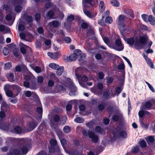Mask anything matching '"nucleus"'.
I'll return each mask as SVG.
<instances>
[{
  "label": "nucleus",
  "mask_w": 155,
  "mask_h": 155,
  "mask_svg": "<svg viewBox=\"0 0 155 155\" xmlns=\"http://www.w3.org/2000/svg\"><path fill=\"white\" fill-rule=\"evenodd\" d=\"M127 17L123 15H120L118 17L117 22L120 28H123L125 26V21Z\"/></svg>",
  "instance_id": "7"
},
{
  "label": "nucleus",
  "mask_w": 155,
  "mask_h": 155,
  "mask_svg": "<svg viewBox=\"0 0 155 155\" xmlns=\"http://www.w3.org/2000/svg\"><path fill=\"white\" fill-rule=\"evenodd\" d=\"M104 104H100L98 105V109L99 111H102L104 108Z\"/></svg>",
  "instance_id": "60"
},
{
  "label": "nucleus",
  "mask_w": 155,
  "mask_h": 155,
  "mask_svg": "<svg viewBox=\"0 0 155 155\" xmlns=\"http://www.w3.org/2000/svg\"><path fill=\"white\" fill-rule=\"evenodd\" d=\"M74 121L77 123H82L84 121V119L81 117H78L74 119Z\"/></svg>",
  "instance_id": "39"
},
{
  "label": "nucleus",
  "mask_w": 155,
  "mask_h": 155,
  "mask_svg": "<svg viewBox=\"0 0 155 155\" xmlns=\"http://www.w3.org/2000/svg\"><path fill=\"white\" fill-rule=\"evenodd\" d=\"M4 89L6 94L9 97H11L12 96L13 94V92L12 91L9 90V89L5 90Z\"/></svg>",
  "instance_id": "48"
},
{
  "label": "nucleus",
  "mask_w": 155,
  "mask_h": 155,
  "mask_svg": "<svg viewBox=\"0 0 155 155\" xmlns=\"http://www.w3.org/2000/svg\"><path fill=\"white\" fill-rule=\"evenodd\" d=\"M82 69L81 68H77L75 71V75L77 77V78L78 79V82L81 86L83 87H85V85H83L82 83L80 82L81 75L82 72Z\"/></svg>",
  "instance_id": "9"
},
{
  "label": "nucleus",
  "mask_w": 155,
  "mask_h": 155,
  "mask_svg": "<svg viewBox=\"0 0 155 155\" xmlns=\"http://www.w3.org/2000/svg\"><path fill=\"white\" fill-rule=\"evenodd\" d=\"M104 5V4L103 2L101 1L100 2L99 5V8L101 12H103L105 9Z\"/></svg>",
  "instance_id": "36"
},
{
  "label": "nucleus",
  "mask_w": 155,
  "mask_h": 155,
  "mask_svg": "<svg viewBox=\"0 0 155 155\" xmlns=\"http://www.w3.org/2000/svg\"><path fill=\"white\" fill-rule=\"evenodd\" d=\"M119 134L120 136L123 138H125L126 137L127 134L124 131H120Z\"/></svg>",
  "instance_id": "51"
},
{
  "label": "nucleus",
  "mask_w": 155,
  "mask_h": 155,
  "mask_svg": "<svg viewBox=\"0 0 155 155\" xmlns=\"http://www.w3.org/2000/svg\"><path fill=\"white\" fill-rule=\"evenodd\" d=\"M9 107V106L4 101H2L1 105V110H5Z\"/></svg>",
  "instance_id": "30"
},
{
  "label": "nucleus",
  "mask_w": 155,
  "mask_h": 155,
  "mask_svg": "<svg viewBox=\"0 0 155 155\" xmlns=\"http://www.w3.org/2000/svg\"><path fill=\"white\" fill-rule=\"evenodd\" d=\"M110 2L112 5L116 7L119 6V4L116 0H112Z\"/></svg>",
  "instance_id": "52"
},
{
  "label": "nucleus",
  "mask_w": 155,
  "mask_h": 155,
  "mask_svg": "<svg viewBox=\"0 0 155 155\" xmlns=\"http://www.w3.org/2000/svg\"><path fill=\"white\" fill-rule=\"evenodd\" d=\"M139 147L138 146H135L132 148V152L135 154L137 153L139 151Z\"/></svg>",
  "instance_id": "50"
},
{
  "label": "nucleus",
  "mask_w": 155,
  "mask_h": 155,
  "mask_svg": "<svg viewBox=\"0 0 155 155\" xmlns=\"http://www.w3.org/2000/svg\"><path fill=\"white\" fill-rule=\"evenodd\" d=\"M8 124L5 123L0 120V128L4 130H6L8 129Z\"/></svg>",
  "instance_id": "23"
},
{
  "label": "nucleus",
  "mask_w": 155,
  "mask_h": 155,
  "mask_svg": "<svg viewBox=\"0 0 155 155\" xmlns=\"http://www.w3.org/2000/svg\"><path fill=\"white\" fill-rule=\"evenodd\" d=\"M45 128L46 126L45 123L44 122L42 123L39 127V129L40 130L39 131L41 132V131H43L44 130L45 131Z\"/></svg>",
  "instance_id": "43"
},
{
  "label": "nucleus",
  "mask_w": 155,
  "mask_h": 155,
  "mask_svg": "<svg viewBox=\"0 0 155 155\" xmlns=\"http://www.w3.org/2000/svg\"><path fill=\"white\" fill-rule=\"evenodd\" d=\"M49 66L54 69H57L59 67V66L56 64L55 63H51L49 64Z\"/></svg>",
  "instance_id": "38"
},
{
  "label": "nucleus",
  "mask_w": 155,
  "mask_h": 155,
  "mask_svg": "<svg viewBox=\"0 0 155 155\" xmlns=\"http://www.w3.org/2000/svg\"><path fill=\"white\" fill-rule=\"evenodd\" d=\"M97 0H83L82 3L84 8L91 7L95 4Z\"/></svg>",
  "instance_id": "8"
},
{
  "label": "nucleus",
  "mask_w": 155,
  "mask_h": 155,
  "mask_svg": "<svg viewBox=\"0 0 155 155\" xmlns=\"http://www.w3.org/2000/svg\"><path fill=\"white\" fill-rule=\"evenodd\" d=\"M56 132L59 139L61 138L63 134L62 132L59 129L57 130Z\"/></svg>",
  "instance_id": "54"
},
{
  "label": "nucleus",
  "mask_w": 155,
  "mask_h": 155,
  "mask_svg": "<svg viewBox=\"0 0 155 155\" xmlns=\"http://www.w3.org/2000/svg\"><path fill=\"white\" fill-rule=\"evenodd\" d=\"M147 37L145 36H141L139 38L140 43V44H141L144 45L146 43Z\"/></svg>",
  "instance_id": "32"
},
{
  "label": "nucleus",
  "mask_w": 155,
  "mask_h": 155,
  "mask_svg": "<svg viewBox=\"0 0 155 155\" xmlns=\"http://www.w3.org/2000/svg\"><path fill=\"white\" fill-rule=\"evenodd\" d=\"M70 92L69 95L71 96L74 95L75 92L77 91L76 87L74 86L73 83H71L69 85Z\"/></svg>",
  "instance_id": "18"
},
{
  "label": "nucleus",
  "mask_w": 155,
  "mask_h": 155,
  "mask_svg": "<svg viewBox=\"0 0 155 155\" xmlns=\"http://www.w3.org/2000/svg\"><path fill=\"white\" fill-rule=\"evenodd\" d=\"M60 142H61V144L63 147V149L66 152V150H67L66 149L65 145L67 143V140L64 139L63 138H61L60 139Z\"/></svg>",
  "instance_id": "33"
},
{
  "label": "nucleus",
  "mask_w": 155,
  "mask_h": 155,
  "mask_svg": "<svg viewBox=\"0 0 155 155\" xmlns=\"http://www.w3.org/2000/svg\"><path fill=\"white\" fill-rule=\"evenodd\" d=\"M54 15V12L51 10H50L46 14V16L48 18H51Z\"/></svg>",
  "instance_id": "35"
},
{
  "label": "nucleus",
  "mask_w": 155,
  "mask_h": 155,
  "mask_svg": "<svg viewBox=\"0 0 155 155\" xmlns=\"http://www.w3.org/2000/svg\"><path fill=\"white\" fill-rule=\"evenodd\" d=\"M113 20L112 18L110 16H108L106 17L105 22L108 24H111Z\"/></svg>",
  "instance_id": "59"
},
{
  "label": "nucleus",
  "mask_w": 155,
  "mask_h": 155,
  "mask_svg": "<svg viewBox=\"0 0 155 155\" xmlns=\"http://www.w3.org/2000/svg\"><path fill=\"white\" fill-rule=\"evenodd\" d=\"M124 38L127 43L132 47L134 45V46L136 49L142 48V46L140 45L139 39L137 37H131L127 39L125 38Z\"/></svg>",
  "instance_id": "2"
},
{
  "label": "nucleus",
  "mask_w": 155,
  "mask_h": 155,
  "mask_svg": "<svg viewBox=\"0 0 155 155\" xmlns=\"http://www.w3.org/2000/svg\"><path fill=\"white\" fill-rule=\"evenodd\" d=\"M124 13L126 14L129 17H130L132 18L134 17V15L133 13V11L131 9L124 10Z\"/></svg>",
  "instance_id": "28"
},
{
  "label": "nucleus",
  "mask_w": 155,
  "mask_h": 155,
  "mask_svg": "<svg viewBox=\"0 0 155 155\" xmlns=\"http://www.w3.org/2000/svg\"><path fill=\"white\" fill-rule=\"evenodd\" d=\"M64 41L66 43H70L71 41V40L70 38L68 37H65L64 38Z\"/></svg>",
  "instance_id": "63"
},
{
  "label": "nucleus",
  "mask_w": 155,
  "mask_h": 155,
  "mask_svg": "<svg viewBox=\"0 0 155 155\" xmlns=\"http://www.w3.org/2000/svg\"><path fill=\"white\" fill-rule=\"evenodd\" d=\"M95 125V123L94 120H92L91 121L86 124V126L89 128H91L92 127Z\"/></svg>",
  "instance_id": "40"
},
{
  "label": "nucleus",
  "mask_w": 155,
  "mask_h": 155,
  "mask_svg": "<svg viewBox=\"0 0 155 155\" xmlns=\"http://www.w3.org/2000/svg\"><path fill=\"white\" fill-rule=\"evenodd\" d=\"M146 62L147 64L150 67L152 68H153V64L151 60L149 58H148V59H147L146 61Z\"/></svg>",
  "instance_id": "56"
},
{
  "label": "nucleus",
  "mask_w": 155,
  "mask_h": 155,
  "mask_svg": "<svg viewBox=\"0 0 155 155\" xmlns=\"http://www.w3.org/2000/svg\"><path fill=\"white\" fill-rule=\"evenodd\" d=\"M118 115H114L112 117L113 120L115 122H117L120 119H122L123 118L122 114L119 111L117 113Z\"/></svg>",
  "instance_id": "20"
},
{
  "label": "nucleus",
  "mask_w": 155,
  "mask_h": 155,
  "mask_svg": "<svg viewBox=\"0 0 155 155\" xmlns=\"http://www.w3.org/2000/svg\"><path fill=\"white\" fill-rule=\"evenodd\" d=\"M81 52L80 50L77 49L74 51L73 54H74L77 58H78V56L81 54Z\"/></svg>",
  "instance_id": "49"
},
{
  "label": "nucleus",
  "mask_w": 155,
  "mask_h": 155,
  "mask_svg": "<svg viewBox=\"0 0 155 155\" xmlns=\"http://www.w3.org/2000/svg\"><path fill=\"white\" fill-rule=\"evenodd\" d=\"M148 21L151 25H155V18L152 15H150L148 16Z\"/></svg>",
  "instance_id": "29"
},
{
  "label": "nucleus",
  "mask_w": 155,
  "mask_h": 155,
  "mask_svg": "<svg viewBox=\"0 0 155 155\" xmlns=\"http://www.w3.org/2000/svg\"><path fill=\"white\" fill-rule=\"evenodd\" d=\"M83 12L84 14L88 17L92 18H94L97 15V13L96 12H91L85 9H83Z\"/></svg>",
  "instance_id": "14"
},
{
  "label": "nucleus",
  "mask_w": 155,
  "mask_h": 155,
  "mask_svg": "<svg viewBox=\"0 0 155 155\" xmlns=\"http://www.w3.org/2000/svg\"><path fill=\"white\" fill-rule=\"evenodd\" d=\"M38 123L35 120H31L28 123V128L30 131L32 130L38 125Z\"/></svg>",
  "instance_id": "11"
},
{
  "label": "nucleus",
  "mask_w": 155,
  "mask_h": 155,
  "mask_svg": "<svg viewBox=\"0 0 155 155\" xmlns=\"http://www.w3.org/2000/svg\"><path fill=\"white\" fill-rule=\"evenodd\" d=\"M35 71L37 73H40L41 71V68L38 66H36L34 68Z\"/></svg>",
  "instance_id": "62"
},
{
  "label": "nucleus",
  "mask_w": 155,
  "mask_h": 155,
  "mask_svg": "<svg viewBox=\"0 0 155 155\" xmlns=\"http://www.w3.org/2000/svg\"><path fill=\"white\" fill-rule=\"evenodd\" d=\"M67 119V118L66 116H64L62 118H61L60 120V124L61 125L64 124L66 122Z\"/></svg>",
  "instance_id": "47"
},
{
  "label": "nucleus",
  "mask_w": 155,
  "mask_h": 155,
  "mask_svg": "<svg viewBox=\"0 0 155 155\" xmlns=\"http://www.w3.org/2000/svg\"><path fill=\"white\" fill-rule=\"evenodd\" d=\"M20 51L23 54H25L26 53L27 50H29L30 52L31 51V50L29 47L23 44L21 42L20 43Z\"/></svg>",
  "instance_id": "12"
},
{
  "label": "nucleus",
  "mask_w": 155,
  "mask_h": 155,
  "mask_svg": "<svg viewBox=\"0 0 155 155\" xmlns=\"http://www.w3.org/2000/svg\"><path fill=\"white\" fill-rule=\"evenodd\" d=\"M25 94L27 97H29L32 96L36 99H38V97L37 94L33 92H31L30 91H27L25 92Z\"/></svg>",
  "instance_id": "19"
},
{
  "label": "nucleus",
  "mask_w": 155,
  "mask_h": 155,
  "mask_svg": "<svg viewBox=\"0 0 155 155\" xmlns=\"http://www.w3.org/2000/svg\"><path fill=\"white\" fill-rule=\"evenodd\" d=\"M5 90H7L11 88L12 89L14 92H15L16 95H17L21 91V88L19 86L16 85H10L9 84H5L4 87Z\"/></svg>",
  "instance_id": "6"
},
{
  "label": "nucleus",
  "mask_w": 155,
  "mask_h": 155,
  "mask_svg": "<svg viewBox=\"0 0 155 155\" xmlns=\"http://www.w3.org/2000/svg\"><path fill=\"white\" fill-rule=\"evenodd\" d=\"M12 131L14 133L17 134H21L22 133V128L20 126H17L14 128L12 129Z\"/></svg>",
  "instance_id": "25"
},
{
  "label": "nucleus",
  "mask_w": 155,
  "mask_h": 155,
  "mask_svg": "<svg viewBox=\"0 0 155 155\" xmlns=\"http://www.w3.org/2000/svg\"><path fill=\"white\" fill-rule=\"evenodd\" d=\"M48 56L53 59L57 60L58 58V54L56 53L49 52L48 53Z\"/></svg>",
  "instance_id": "26"
},
{
  "label": "nucleus",
  "mask_w": 155,
  "mask_h": 155,
  "mask_svg": "<svg viewBox=\"0 0 155 155\" xmlns=\"http://www.w3.org/2000/svg\"><path fill=\"white\" fill-rule=\"evenodd\" d=\"M77 58L73 54H71L69 57L67 56L66 59L67 61H72L76 60Z\"/></svg>",
  "instance_id": "27"
},
{
  "label": "nucleus",
  "mask_w": 155,
  "mask_h": 155,
  "mask_svg": "<svg viewBox=\"0 0 155 155\" xmlns=\"http://www.w3.org/2000/svg\"><path fill=\"white\" fill-rule=\"evenodd\" d=\"M17 139L15 138H13L12 137H8L7 139V143H12L13 142H15V141L17 140Z\"/></svg>",
  "instance_id": "45"
},
{
  "label": "nucleus",
  "mask_w": 155,
  "mask_h": 155,
  "mask_svg": "<svg viewBox=\"0 0 155 155\" xmlns=\"http://www.w3.org/2000/svg\"><path fill=\"white\" fill-rule=\"evenodd\" d=\"M152 107H153L152 102L147 101L141 107V109L142 110H149Z\"/></svg>",
  "instance_id": "16"
},
{
  "label": "nucleus",
  "mask_w": 155,
  "mask_h": 155,
  "mask_svg": "<svg viewBox=\"0 0 155 155\" xmlns=\"http://www.w3.org/2000/svg\"><path fill=\"white\" fill-rule=\"evenodd\" d=\"M31 148V145L25 142L18 146L13 150L14 155H26Z\"/></svg>",
  "instance_id": "1"
},
{
  "label": "nucleus",
  "mask_w": 155,
  "mask_h": 155,
  "mask_svg": "<svg viewBox=\"0 0 155 155\" xmlns=\"http://www.w3.org/2000/svg\"><path fill=\"white\" fill-rule=\"evenodd\" d=\"M56 73L58 76H60L63 73L64 70V68L63 67L61 66L59 67L57 69Z\"/></svg>",
  "instance_id": "31"
},
{
  "label": "nucleus",
  "mask_w": 155,
  "mask_h": 155,
  "mask_svg": "<svg viewBox=\"0 0 155 155\" xmlns=\"http://www.w3.org/2000/svg\"><path fill=\"white\" fill-rule=\"evenodd\" d=\"M8 80L9 81L11 82H13L14 81V76L12 73H10L8 77Z\"/></svg>",
  "instance_id": "42"
},
{
  "label": "nucleus",
  "mask_w": 155,
  "mask_h": 155,
  "mask_svg": "<svg viewBox=\"0 0 155 155\" xmlns=\"http://www.w3.org/2000/svg\"><path fill=\"white\" fill-rule=\"evenodd\" d=\"M50 143L51 145L53 147L57 145V142L55 139H51L50 141Z\"/></svg>",
  "instance_id": "58"
},
{
  "label": "nucleus",
  "mask_w": 155,
  "mask_h": 155,
  "mask_svg": "<svg viewBox=\"0 0 155 155\" xmlns=\"http://www.w3.org/2000/svg\"><path fill=\"white\" fill-rule=\"evenodd\" d=\"M150 113L147 111L141 110L138 112V115L140 118H142L144 115H149Z\"/></svg>",
  "instance_id": "24"
},
{
  "label": "nucleus",
  "mask_w": 155,
  "mask_h": 155,
  "mask_svg": "<svg viewBox=\"0 0 155 155\" xmlns=\"http://www.w3.org/2000/svg\"><path fill=\"white\" fill-rule=\"evenodd\" d=\"M36 111L39 114L38 116L35 117V118L38 121L40 120L42 117V107L40 106L37 107L36 108Z\"/></svg>",
  "instance_id": "15"
},
{
  "label": "nucleus",
  "mask_w": 155,
  "mask_h": 155,
  "mask_svg": "<svg viewBox=\"0 0 155 155\" xmlns=\"http://www.w3.org/2000/svg\"><path fill=\"white\" fill-rule=\"evenodd\" d=\"M60 24V23L57 20L53 21L51 22H49L48 25V28L49 29L48 31L49 32V34L48 35L49 38H52L54 35L53 33L50 32V30L51 31H52L51 30L52 27L57 28L59 26Z\"/></svg>",
  "instance_id": "4"
},
{
  "label": "nucleus",
  "mask_w": 155,
  "mask_h": 155,
  "mask_svg": "<svg viewBox=\"0 0 155 155\" xmlns=\"http://www.w3.org/2000/svg\"><path fill=\"white\" fill-rule=\"evenodd\" d=\"M154 138L153 136H149L147 139V141L148 143L149 144L150 143H153L154 141Z\"/></svg>",
  "instance_id": "44"
},
{
  "label": "nucleus",
  "mask_w": 155,
  "mask_h": 155,
  "mask_svg": "<svg viewBox=\"0 0 155 155\" xmlns=\"http://www.w3.org/2000/svg\"><path fill=\"white\" fill-rule=\"evenodd\" d=\"M88 136L90 138L92 139L93 142L96 143L98 142L99 138L98 136L93 132L91 131L89 132Z\"/></svg>",
  "instance_id": "13"
},
{
  "label": "nucleus",
  "mask_w": 155,
  "mask_h": 155,
  "mask_svg": "<svg viewBox=\"0 0 155 155\" xmlns=\"http://www.w3.org/2000/svg\"><path fill=\"white\" fill-rule=\"evenodd\" d=\"M122 90V88L121 87H117L115 89V91L116 95L118 96L119 94L121 93Z\"/></svg>",
  "instance_id": "41"
},
{
  "label": "nucleus",
  "mask_w": 155,
  "mask_h": 155,
  "mask_svg": "<svg viewBox=\"0 0 155 155\" xmlns=\"http://www.w3.org/2000/svg\"><path fill=\"white\" fill-rule=\"evenodd\" d=\"M25 1L24 0H15L13 2V4L15 6V10L17 13H20L21 11L22 7L21 5L25 4Z\"/></svg>",
  "instance_id": "5"
},
{
  "label": "nucleus",
  "mask_w": 155,
  "mask_h": 155,
  "mask_svg": "<svg viewBox=\"0 0 155 155\" xmlns=\"http://www.w3.org/2000/svg\"><path fill=\"white\" fill-rule=\"evenodd\" d=\"M66 152L69 155H81L82 154L81 152H79L77 149L66 150Z\"/></svg>",
  "instance_id": "17"
},
{
  "label": "nucleus",
  "mask_w": 155,
  "mask_h": 155,
  "mask_svg": "<svg viewBox=\"0 0 155 155\" xmlns=\"http://www.w3.org/2000/svg\"><path fill=\"white\" fill-rule=\"evenodd\" d=\"M118 68L119 70H121L124 71V76L122 77L120 79V81H121L122 83H123L124 81V77L125 75V66L124 65L123 63H121L119 65Z\"/></svg>",
  "instance_id": "21"
},
{
  "label": "nucleus",
  "mask_w": 155,
  "mask_h": 155,
  "mask_svg": "<svg viewBox=\"0 0 155 155\" xmlns=\"http://www.w3.org/2000/svg\"><path fill=\"white\" fill-rule=\"evenodd\" d=\"M139 145L142 148L145 147L147 146V143L143 140H141L139 143Z\"/></svg>",
  "instance_id": "34"
},
{
  "label": "nucleus",
  "mask_w": 155,
  "mask_h": 155,
  "mask_svg": "<svg viewBox=\"0 0 155 155\" xmlns=\"http://www.w3.org/2000/svg\"><path fill=\"white\" fill-rule=\"evenodd\" d=\"M103 40L104 42L110 47L111 46L112 43L110 42L107 37H105L103 38Z\"/></svg>",
  "instance_id": "37"
},
{
  "label": "nucleus",
  "mask_w": 155,
  "mask_h": 155,
  "mask_svg": "<svg viewBox=\"0 0 155 155\" xmlns=\"http://www.w3.org/2000/svg\"><path fill=\"white\" fill-rule=\"evenodd\" d=\"M145 83L147 84L150 89L153 92H155V90L153 86H151L148 82L145 81Z\"/></svg>",
  "instance_id": "61"
},
{
  "label": "nucleus",
  "mask_w": 155,
  "mask_h": 155,
  "mask_svg": "<svg viewBox=\"0 0 155 155\" xmlns=\"http://www.w3.org/2000/svg\"><path fill=\"white\" fill-rule=\"evenodd\" d=\"M115 95V94L113 93L112 90L110 91L109 90H107L103 92L102 96L104 99H109L114 97Z\"/></svg>",
  "instance_id": "10"
},
{
  "label": "nucleus",
  "mask_w": 155,
  "mask_h": 155,
  "mask_svg": "<svg viewBox=\"0 0 155 155\" xmlns=\"http://www.w3.org/2000/svg\"><path fill=\"white\" fill-rule=\"evenodd\" d=\"M12 66V63L11 62H8L5 64L4 68L5 69L8 70L10 69Z\"/></svg>",
  "instance_id": "55"
},
{
  "label": "nucleus",
  "mask_w": 155,
  "mask_h": 155,
  "mask_svg": "<svg viewBox=\"0 0 155 155\" xmlns=\"http://www.w3.org/2000/svg\"><path fill=\"white\" fill-rule=\"evenodd\" d=\"M63 131L65 133H69L71 130V128L68 126H66L63 128Z\"/></svg>",
  "instance_id": "46"
},
{
  "label": "nucleus",
  "mask_w": 155,
  "mask_h": 155,
  "mask_svg": "<svg viewBox=\"0 0 155 155\" xmlns=\"http://www.w3.org/2000/svg\"><path fill=\"white\" fill-rule=\"evenodd\" d=\"M18 29L19 31H22L25 29V26L21 21H19L18 25Z\"/></svg>",
  "instance_id": "53"
},
{
  "label": "nucleus",
  "mask_w": 155,
  "mask_h": 155,
  "mask_svg": "<svg viewBox=\"0 0 155 155\" xmlns=\"http://www.w3.org/2000/svg\"><path fill=\"white\" fill-rule=\"evenodd\" d=\"M141 29L150 32L151 31L147 26L143 25H141L140 26Z\"/></svg>",
  "instance_id": "57"
},
{
  "label": "nucleus",
  "mask_w": 155,
  "mask_h": 155,
  "mask_svg": "<svg viewBox=\"0 0 155 155\" xmlns=\"http://www.w3.org/2000/svg\"><path fill=\"white\" fill-rule=\"evenodd\" d=\"M53 4L51 2H49L46 3L45 5V7L47 9L51 7H53V9L55 11H58L59 10L58 8L56 6L53 7Z\"/></svg>",
  "instance_id": "22"
},
{
  "label": "nucleus",
  "mask_w": 155,
  "mask_h": 155,
  "mask_svg": "<svg viewBox=\"0 0 155 155\" xmlns=\"http://www.w3.org/2000/svg\"><path fill=\"white\" fill-rule=\"evenodd\" d=\"M3 52L5 55H7L9 53V49L7 47H4L3 50Z\"/></svg>",
  "instance_id": "64"
},
{
  "label": "nucleus",
  "mask_w": 155,
  "mask_h": 155,
  "mask_svg": "<svg viewBox=\"0 0 155 155\" xmlns=\"http://www.w3.org/2000/svg\"><path fill=\"white\" fill-rule=\"evenodd\" d=\"M110 48L117 51H120L124 49V47L120 39L118 38L116 40L115 45L112 43L111 46H110Z\"/></svg>",
  "instance_id": "3"
}]
</instances>
